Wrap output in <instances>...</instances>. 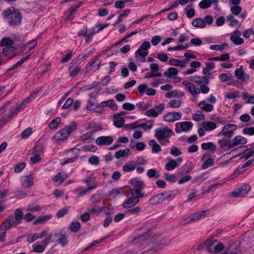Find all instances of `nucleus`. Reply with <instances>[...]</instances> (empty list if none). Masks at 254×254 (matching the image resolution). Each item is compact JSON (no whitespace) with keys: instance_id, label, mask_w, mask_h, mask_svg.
<instances>
[{"instance_id":"obj_1","label":"nucleus","mask_w":254,"mask_h":254,"mask_svg":"<svg viewBox=\"0 0 254 254\" xmlns=\"http://www.w3.org/2000/svg\"><path fill=\"white\" fill-rule=\"evenodd\" d=\"M174 135L173 131L167 127L157 128L155 131V136L161 145L169 142V139Z\"/></svg>"},{"instance_id":"obj_2","label":"nucleus","mask_w":254,"mask_h":254,"mask_svg":"<svg viewBox=\"0 0 254 254\" xmlns=\"http://www.w3.org/2000/svg\"><path fill=\"white\" fill-rule=\"evenodd\" d=\"M4 16L7 19L11 25H15L19 24L21 19L20 13L14 8L11 7L5 10L3 12Z\"/></svg>"},{"instance_id":"obj_3","label":"nucleus","mask_w":254,"mask_h":254,"mask_svg":"<svg viewBox=\"0 0 254 254\" xmlns=\"http://www.w3.org/2000/svg\"><path fill=\"white\" fill-rule=\"evenodd\" d=\"M76 128L75 125L66 126L60 129L54 136V139L56 143L65 141L70 133Z\"/></svg>"},{"instance_id":"obj_4","label":"nucleus","mask_w":254,"mask_h":254,"mask_svg":"<svg viewBox=\"0 0 254 254\" xmlns=\"http://www.w3.org/2000/svg\"><path fill=\"white\" fill-rule=\"evenodd\" d=\"M131 187H130L128 192L142 197L144 195L142 190L144 188L143 182L137 178H133L130 181Z\"/></svg>"},{"instance_id":"obj_5","label":"nucleus","mask_w":254,"mask_h":254,"mask_svg":"<svg viewBox=\"0 0 254 254\" xmlns=\"http://www.w3.org/2000/svg\"><path fill=\"white\" fill-rule=\"evenodd\" d=\"M213 22V18L211 15H207L203 18H197L191 22L192 25L196 28H203L207 25H211Z\"/></svg>"},{"instance_id":"obj_6","label":"nucleus","mask_w":254,"mask_h":254,"mask_svg":"<svg viewBox=\"0 0 254 254\" xmlns=\"http://www.w3.org/2000/svg\"><path fill=\"white\" fill-rule=\"evenodd\" d=\"M171 197V195L170 193L164 192L161 193H158L152 197L149 200V203L151 205H156L162 203L163 201L169 199Z\"/></svg>"},{"instance_id":"obj_7","label":"nucleus","mask_w":254,"mask_h":254,"mask_svg":"<svg viewBox=\"0 0 254 254\" xmlns=\"http://www.w3.org/2000/svg\"><path fill=\"white\" fill-rule=\"evenodd\" d=\"M127 195L128 198L123 203V207L125 208H130L133 207L139 202L140 198H141V197L130 193L128 191Z\"/></svg>"},{"instance_id":"obj_8","label":"nucleus","mask_w":254,"mask_h":254,"mask_svg":"<svg viewBox=\"0 0 254 254\" xmlns=\"http://www.w3.org/2000/svg\"><path fill=\"white\" fill-rule=\"evenodd\" d=\"M150 43L148 41L143 42L140 45L139 48L135 52V55L136 58L138 56L142 58L140 60L142 62H145V57L148 54V50L150 48Z\"/></svg>"},{"instance_id":"obj_9","label":"nucleus","mask_w":254,"mask_h":254,"mask_svg":"<svg viewBox=\"0 0 254 254\" xmlns=\"http://www.w3.org/2000/svg\"><path fill=\"white\" fill-rule=\"evenodd\" d=\"M101 53L99 54L88 63L86 67V71H95L97 70L100 66L101 62L100 58L102 57Z\"/></svg>"},{"instance_id":"obj_10","label":"nucleus","mask_w":254,"mask_h":254,"mask_svg":"<svg viewBox=\"0 0 254 254\" xmlns=\"http://www.w3.org/2000/svg\"><path fill=\"white\" fill-rule=\"evenodd\" d=\"M193 124L190 122H182L176 123L175 125V131L180 133L182 131L187 132L190 129Z\"/></svg>"},{"instance_id":"obj_11","label":"nucleus","mask_w":254,"mask_h":254,"mask_svg":"<svg viewBox=\"0 0 254 254\" xmlns=\"http://www.w3.org/2000/svg\"><path fill=\"white\" fill-rule=\"evenodd\" d=\"M247 142V139L240 135L236 136L229 142V146L230 147H242Z\"/></svg>"},{"instance_id":"obj_12","label":"nucleus","mask_w":254,"mask_h":254,"mask_svg":"<svg viewBox=\"0 0 254 254\" xmlns=\"http://www.w3.org/2000/svg\"><path fill=\"white\" fill-rule=\"evenodd\" d=\"M182 118V114L180 112H168L163 117L164 121L171 123L180 120Z\"/></svg>"},{"instance_id":"obj_13","label":"nucleus","mask_w":254,"mask_h":254,"mask_svg":"<svg viewBox=\"0 0 254 254\" xmlns=\"http://www.w3.org/2000/svg\"><path fill=\"white\" fill-rule=\"evenodd\" d=\"M165 108L164 104H160L159 105L153 107L146 112V115L149 117L155 118L161 113Z\"/></svg>"},{"instance_id":"obj_14","label":"nucleus","mask_w":254,"mask_h":254,"mask_svg":"<svg viewBox=\"0 0 254 254\" xmlns=\"http://www.w3.org/2000/svg\"><path fill=\"white\" fill-rule=\"evenodd\" d=\"M67 153H73L74 154V156H71L69 158L64 160L61 163L62 165H64L68 163L74 162L75 160L79 157L80 150L77 148H73L71 149L68 150Z\"/></svg>"},{"instance_id":"obj_15","label":"nucleus","mask_w":254,"mask_h":254,"mask_svg":"<svg viewBox=\"0 0 254 254\" xmlns=\"http://www.w3.org/2000/svg\"><path fill=\"white\" fill-rule=\"evenodd\" d=\"M250 190L251 186L249 185H245L233 191L231 195L234 197H240L247 194Z\"/></svg>"},{"instance_id":"obj_16","label":"nucleus","mask_w":254,"mask_h":254,"mask_svg":"<svg viewBox=\"0 0 254 254\" xmlns=\"http://www.w3.org/2000/svg\"><path fill=\"white\" fill-rule=\"evenodd\" d=\"M235 75L238 80L242 82H245L250 78L249 74L245 73L242 66L235 70Z\"/></svg>"},{"instance_id":"obj_17","label":"nucleus","mask_w":254,"mask_h":254,"mask_svg":"<svg viewBox=\"0 0 254 254\" xmlns=\"http://www.w3.org/2000/svg\"><path fill=\"white\" fill-rule=\"evenodd\" d=\"M237 127L234 124H228L225 125L221 131V133L227 137H231L234 131L237 129Z\"/></svg>"},{"instance_id":"obj_18","label":"nucleus","mask_w":254,"mask_h":254,"mask_svg":"<svg viewBox=\"0 0 254 254\" xmlns=\"http://www.w3.org/2000/svg\"><path fill=\"white\" fill-rule=\"evenodd\" d=\"M96 177L93 174L86 176L83 180V182L87 185V188L91 190L95 189L98 187L97 183L95 182Z\"/></svg>"},{"instance_id":"obj_19","label":"nucleus","mask_w":254,"mask_h":254,"mask_svg":"<svg viewBox=\"0 0 254 254\" xmlns=\"http://www.w3.org/2000/svg\"><path fill=\"white\" fill-rule=\"evenodd\" d=\"M182 84L192 96L194 97L199 94L198 88H196L195 85L193 83L188 81H183L182 82Z\"/></svg>"},{"instance_id":"obj_20","label":"nucleus","mask_w":254,"mask_h":254,"mask_svg":"<svg viewBox=\"0 0 254 254\" xmlns=\"http://www.w3.org/2000/svg\"><path fill=\"white\" fill-rule=\"evenodd\" d=\"M113 137L110 136H101L96 139L95 143L99 146L109 145L113 142Z\"/></svg>"},{"instance_id":"obj_21","label":"nucleus","mask_w":254,"mask_h":254,"mask_svg":"<svg viewBox=\"0 0 254 254\" xmlns=\"http://www.w3.org/2000/svg\"><path fill=\"white\" fill-rule=\"evenodd\" d=\"M189 79L192 82H195L197 84L203 85L208 84L209 82L208 76H193L189 77Z\"/></svg>"},{"instance_id":"obj_22","label":"nucleus","mask_w":254,"mask_h":254,"mask_svg":"<svg viewBox=\"0 0 254 254\" xmlns=\"http://www.w3.org/2000/svg\"><path fill=\"white\" fill-rule=\"evenodd\" d=\"M231 14L239 15V17L245 19L247 16V11H245L242 12V7L239 5H232L230 8Z\"/></svg>"},{"instance_id":"obj_23","label":"nucleus","mask_w":254,"mask_h":254,"mask_svg":"<svg viewBox=\"0 0 254 254\" xmlns=\"http://www.w3.org/2000/svg\"><path fill=\"white\" fill-rule=\"evenodd\" d=\"M2 54L8 59H11L16 55L17 50L14 47L7 46L3 48Z\"/></svg>"},{"instance_id":"obj_24","label":"nucleus","mask_w":254,"mask_h":254,"mask_svg":"<svg viewBox=\"0 0 254 254\" xmlns=\"http://www.w3.org/2000/svg\"><path fill=\"white\" fill-rule=\"evenodd\" d=\"M241 32L239 30H235L230 37L231 41L236 45H240L244 43V40L240 37Z\"/></svg>"},{"instance_id":"obj_25","label":"nucleus","mask_w":254,"mask_h":254,"mask_svg":"<svg viewBox=\"0 0 254 254\" xmlns=\"http://www.w3.org/2000/svg\"><path fill=\"white\" fill-rule=\"evenodd\" d=\"M21 183L23 188H30L33 185V178L31 175L23 176L21 178Z\"/></svg>"},{"instance_id":"obj_26","label":"nucleus","mask_w":254,"mask_h":254,"mask_svg":"<svg viewBox=\"0 0 254 254\" xmlns=\"http://www.w3.org/2000/svg\"><path fill=\"white\" fill-rule=\"evenodd\" d=\"M151 72L150 76H146L145 78L161 77L162 74L159 72V65L157 64L152 63L150 65Z\"/></svg>"},{"instance_id":"obj_27","label":"nucleus","mask_w":254,"mask_h":254,"mask_svg":"<svg viewBox=\"0 0 254 254\" xmlns=\"http://www.w3.org/2000/svg\"><path fill=\"white\" fill-rule=\"evenodd\" d=\"M208 213V210H205L201 212H199L194 214H193L189 218L190 220L188 223L197 221L201 218H203L206 216Z\"/></svg>"},{"instance_id":"obj_28","label":"nucleus","mask_w":254,"mask_h":254,"mask_svg":"<svg viewBox=\"0 0 254 254\" xmlns=\"http://www.w3.org/2000/svg\"><path fill=\"white\" fill-rule=\"evenodd\" d=\"M198 107L205 112H210L214 109V106L212 104L208 103L205 100H203L199 102Z\"/></svg>"},{"instance_id":"obj_29","label":"nucleus","mask_w":254,"mask_h":254,"mask_svg":"<svg viewBox=\"0 0 254 254\" xmlns=\"http://www.w3.org/2000/svg\"><path fill=\"white\" fill-rule=\"evenodd\" d=\"M17 225L14 223V221L10 219L4 221L0 225V229L6 232V231L11 227H14Z\"/></svg>"},{"instance_id":"obj_30","label":"nucleus","mask_w":254,"mask_h":254,"mask_svg":"<svg viewBox=\"0 0 254 254\" xmlns=\"http://www.w3.org/2000/svg\"><path fill=\"white\" fill-rule=\"evenodd\" d=\"M205 66L202 70V73L204 75L209 76L211 75L210 71L215 68V64L212 62H206Z\"/></svg>"},{"instance_id":"obj_31","label":"nucleus","mask_w":254,"mask_h":254,"mask_svg":"<svg viewBox=\"0 0 254 254\" xmlns=\"http://www.w3.org/2000/svg\"><path fill=\"white\" fill-rule=\"evenodd\" d=\"M23 217L22 211L19 209H17L15 211L14 218H11V219L17 225L21 223V220Z\"/></svg>"},{"instance_id":"obj_32","label":"nucleus","mask_w":254,"mask_h":254,"mask_svg":"<svg viewBox=\"0 0 254 254\" xmlns=\"http://www.w3.org/2000/svg\"><path fill=\"white\" fill-rule=\"evenodd\" d=\"M114 125L117 127L120 128L124 126L125 120L120 116L119 114H115L113 117Z\"/></svg>"},{"instance_id":"obj_33","label":"nucleus","mask_w":254,"mask_h":254,"mask_svg":"<svg viewBox=\"0 0 254 254\" xmlns=\"http://www.w3.org/2000/svg\"><path fill=\"white\" fill-rule=\"evenodd\" d=\"M218 0H202L198 4L201 9H205L211 6L212 4L217 3Z\"/></svg>"},{"instance_id":"obj_34","label":"nucleus","mask_w":254,"mask_h":254,"mask_svg":"<svg viewBox=\"0 0 254 254\" xmlns=\"http://www.w3.org/2000/svg\"><path fill=\"white\" fill-rule=\"evenodd\" d=\"M102 128L100 127H98V128L96 129H93L92 131H88L83 135H81L79 140L80 141H85L88 139H90L91 138L92 135L94 134V133L98 130H100Z\"/></svg>"},{"instance_id":"obj_35","label":"nucleus","mask_w":254,"mask_h":254,"mask_svg":"<svg viewBox=\"0 0 254 254\" xmlns=\"http://www.w3.org/2000/svg\"><path fill=\"white\" fill-rule=\"evenodd\" d=\"M55 237L58 238L57 242L62 246H64L67 244V236L63 233H56Z\"/></svg>"},{"instance_id":"obj_36","label":"nucleus","mask_w":254,"mask_h":254,"mask_svg":"<svg viewBox=\"0 0 254 254\" xmlns=\"http://www.w3.org/2000/svg\"><path fill=\"white\" fill-rule=\"evenodd\" d=\"M148 144L149 146H152L151 151L153 153H158L161 151V147L159 144L154 139L150 140Z\"/></svg>"},{"instance_id":"obj_37","label":"nucleus","mask_w":254,"mask_h":254,"mask_svg":"<svg viewBox=\"0 0 254 254\" xmlns=\"http://www.w3.org/2000/svg\"><path fill=\"white\" fill-rule=\"evenodd\" d=\"M208 249L210 252L217 253L223 250L224 245L222 243H219L215 245L214 247H212V245H209Z\"/></svg>"},{"instance_id":"obj_38","label":"nucleus","mask_w":254,"mask_h":254,"mask_svg":"<svg viewBox=\"0 0 254 254\" xmlns=\"http://www.w3.org/2000/svg\"><path fill=\"white\" fill-rule=\"evenodd\" d=\"M227 21L229 22V25L231 27H235L240 25L239 21L233 14H229L227 16Z\"/></svg>"},{"instance_id":"obj_39","label":"nucleus","mask_w":254,"mask_h":254,"mask_svg":"<svg viewBox=\"0 0 254 254\" xmlns=\"http://www.w3.org/2000/svg\"><path fill=\"white\" fill-rule=\"evenodd\" d=\"M52 217L51 214H48L45 216H40L34 221L33 224L37 225L38 224H43L45 222L50 219Z\"/></svg>"},{"instance_id":"obj_40","label":"nucleus","mask_w":254,"mask_h":254,"mask_svg":"<svg viewBox=\"0 0 254 254\" xmlns=\"http://www.w3.org/2000/svg\"><path fill=\"white\" fill-rule=\"evenodd\" d=\"M202 125L204 129L207 131L213 130L217 127L216 124L211 122H204Z\"/></svg>"},{"instance_id":"obj_41","label":"nucleus","mask_w":254,"mask_h":254,"mask_svg":"<svg viewBox=\"0 0 254 254\" xmlns=\"http://www.w3.org/2000/svg\"><path fill=\"white\" fill-rule=\"evenodd\" d=\"M100 106L101 107H109L114 111L116 110L117 109V107L116 105V103L113 100H109L107 101L102 102L100 104Z\"/></svg>"},{"instance_id":"obj_42","label":"nucleus","mask_w":254,"mask_h":254,"mask_svg":"<svg viewBox=\"0 0 254 254\" xmlns=\"http://www.w3.org/2000/svg\"><path fill=\"white\" fill-rule=\"evenodd\" d=\"M67 178L66 175L64 173L59 172L53 179V181L55 183H62Z\"/></svg>"},{"instance_id":"obj_43","label":"nucleus","mask_w":254,"mask_h":254,"mask_svg":"<svg viewBox=\"0 0 254 254\" xmlns=\"http://www.w3.org/2000/svg\"><path fill=\"white\" fill-rule=\"evenodd\" d=\"M90 190L87 187H80L76 188L74 191L78 197L83 196L90 192Z\"/></svg>"},{"instance_id":"obj_44","label":"nucleus","mask_w":254,"mask_h":254,"mask_svg":"<svg viewBox=\"0 0 254 254\" xmlns=\"http://www.w3.org/2000/svg\"><path fill=\"white\" fill-rule=\"evenodd\" d=\"M41 209V206L36 203L29 204L25 208V210L31 212L40 211Z\"/></svg>"},{"instance_id":"obj_45","label":"nucleus","mask_w":254,"mask_h":254,"mask_svg":"<svg viewBox=\"0 0 254 254\" xmlns=\"http://www.w3.org/2000/svg\"><path fill=\"white\" fill-rule=\"evenodd\" d=\"M193 4L188 5L185 8L187 17L190 18L195 15V10L193 8Z\"/></svg>"},{"instance_id":"obj_46","label":"nucleus","mask_w":254,"mask_h":254,"mask_svg":"<svg viewBox=\"0 0 254 254\" xmlns=\"http://www.w3.org/2000/svg\"><path fill=\"white\" fill-rule=\"evenodd\" d=\"M182 105V101L179 99H173L168 103V106L172 108H179Z\"/></svg>"},{"instance_id":"obj_47","label":"nucleus","mask_w":254,"mask_h":254,"mask_svg":"<svg viewBox=\"0 0 254 254\" xmlns=\"http://www.w3.org/2000/svg\"><path fill=\"white\" fill-rule=\"evenodd\" d=\"M178 73V70L174 67H169L167 70L164 72V76L168 77H172L173 76L177 75Z\"/></svg>"},{"instance_id":"obj_48","label":"nucleus","mask_w":254,"mask_h":254,"mask_svg":"<svg viewBox=\"0 0 254 254\" xmlns=\"http://www.w3.org/2000/svg\"><path fill=\"white\" fill-rule=\"evenodd\" d=\"M216 146L212 142L203 143L201 144V148L204 150H210L212 151L215 150Z\"/></svg>"},{"instance_id":"obj_49","label":"nucleus","mask_w":254,"mask_h":254,"mask_svg":"<svg viewBox=\"0 0 254 254\" xmlns=\"http://www.w3.org/2000/svg\"><path fill=\"white\" fill-rule=\"evenodd\" d=\"M33 251L36 253H42L45 250L46 246L42 243L41 244L39 243H37L32 246Z\"/></svg>"},{"instance_id":"obj_50","label":"nucleus","mask_w":254,"mask_h":254,"mask_svg":"<svg viewBox=\"0 0 254 254\" xmlns=\"http://www.w3.org/2000/svg\"><path fill=\"white\" fill-rule=\"evenodd\" d=\"M232 78V75L229 72L226 73H222L219 75V79L222 82L230 80Z\"/></svg>"},{"instance_id":"obj_51","label":"nucleus","mask_w":254,"mask_h":254,"mask_svg":"<svg viewBox=\"0 0 254 254\" xmlns=\"http://www.w3.org/2000/svg\"><path fill=\"white\" fill-rule=\"evenodd\" d=\"M146 175L150 178H154L155 179H158L159 177V172L155 169H150L147 171Z\"/></svg>"},{"instance_id":"obj_52","label":"nucleus","mask_w":254,"mask_h":254,"mask_svg":"<svg viewBox=\"0 0 254 254\" xmlns=\"http://www.w3.org/2000/svg\"><path fill=\"white\" fill-rule=\"evenodd\" d=\"M129 151L130 150L128 148L124 150H120L116 153L115 156L118 159L122 157H126L128 156Z\"/></svg>"},{"instance_id":"obj_53","label":"nucleus","mask_w":254,"mask_h":254,"mask_svg":"<svg viewBox=\"0 0 254 254\" xmlns=\"http://www.w3.org/2000/svg\"><path fill=\"white\" fill-rule=\"evenodd\" d=\"M61 122V119L60 118H56L53 119L49 124V127L51 129L56 128Z\"/></svg>"},{"instance_id":"obj_54","label":"nucleus","mask_w":254,"mask_h":254,"mask_svg":"<svg viewBox=\"0 0 254 254\" xmlns=\"http://www.w3.org/2000/svg\"><path fill=\"white\" fill-rule=\"evenodd\" d=\"M169 64L171 65L178 66L181 67H185L186 66V63L184 62L176 59L170 60Z\"/></svg>"},{"instance_id":"obj_55","label":"nucleus","mask_w":254,"mask_h":254,"mask_svg":"<svg viewBox=\"0 0 254 254\" xmlns=\"http://www.w3.org/2000/svg\"><path fill=\"white\" fill-rule=\"evenodd\" d=\"M228 47L227 43H223L221 45H211L209 49L212 50L221 51Z\"/></svg>"},{"instance_id":"obj_56","label":"nucleus","mask_w":254,"mask_h":254,"mask_svg":"<svg viewBox=\"0 0 254 254\" xmlns=\"http://www.w3.org/2000/svg\"><path fill=\"white\" fill-rule=\"evenodd\" d=\"M177 166L176 161L171 159L165 165V169L168 171H171Z\"/></svg>"},{"instance_id":"obj_57","label":"nucleus","mask_w":254,"mask_h":254,"mask_svg":"<svg viewBox=\"0 0 254 254\" xmlns=\"http://www.w3.org/2000/svg\"><path fill=\"white\" fill-rule=\"evenodd\" d=\"M69 75L70 76L75 77L76 76L80 71L81 67L77 65L73 67H71L69 69Z\"/></svg>"},{"instance_id":"obj_58","label":"nucleus","mask_w":254,"mask_h":254,"mask_svg":"<svg viewBox=\"0 0 254 254\" xmlns=\"http://www.w3.org/2000/svg\"><path fill=\"white\" fill-rule=\"evenodd\" d=\"M18 113L17 109L15 108H11L8 114L5 115V119L6 118L10 121L13 117L15 116Z\"/></svg>"},{"instance_id":"obj_59","label":"nucleus","mask_w":254,"mask_h":254,"mask_svg":"<svg viewBox=\"0 0 254 254\" xmlns=\"http://www.w3.org/2000/svg\"><path fill=\"white\" fill-rule=\"evenodd\" d=\"M13 43V41L12 39L9 38H3L0 42V45L2 47L4 46H10Z\"/></svg>"},{"instance_id":"obj_60","label":"nucleus","mask_w":254,"mask_h":254,"mask_svg":"<svg viewBox=\"0 0 254 254\" xmlns=\"http://www.w3.org/2000/svg\"><path fill=\"white\" fill-rule=\"evenodd\" d=\"M225 96L229 99H235L240 96V92L238 91L234 92H228L225 94Z\"/></svg>"},{"instance_id":"obj_61","label":"nucleus","mask_w":254,"mask_h":254,"mask_svg":"<svg viewBox=\"0 0 254 254\" xmlns=\"http://www.w3.org/2000/svg\"><path fill=\"white\" fill-rule=\"evenodd\" d=\"M135 168V165L133 163H127L123 167V170L125 172H130L134 170Z\"/></svg>"},{"instance_id":"obj_62","label":"nucleus","mask_w":254,"mask_h":254,"mask_svg":"<svg viewBox=\"0 0 254 254\" xmlns=\"http://www.w3.org/2000/svg\"><path fill=\"white\" fill-rule=\"evenodd\" d=\"M37 44V42L36 40H33L32 41H29L25 45V49H27L28 51L32 50Z\"/></svg>"},{"instance_id":"obj_63","label":"nucleus","mask_w":254,"mask_h":254,"mask_svg":"<svg viewBox=\"0 0 254 254\" xmlns=\"http://www.w3.org/2000/svg\"><path fill=\"white\" fill-rule=\"evenodd\" d=\"M141 211V208L139 206H136L133 208H130L127 210L126 213L133 215H137Z\"/></svg>"},{"instance_id":"obj_64","label":"nucleus","mask_w":254,"mask_h":254,"mask_svg":"<svg viewBox=\"0 0 254 254\" xmlns=\"http://www.w3.org/2000/svg\"><path fill=\"white\" fill-rule=\"evenodd\" d=\"M91 202L93 204H96L101 200V197L99 194H94L92 195L90 198Z\"/></svg>"}]
</instances>
